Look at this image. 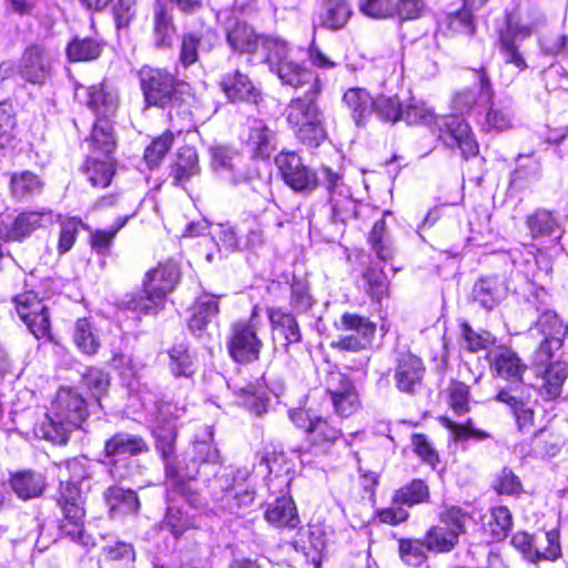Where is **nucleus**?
Listing matches in <instances>:
<instances>
[{"mask_svg": "<svg viewBox=\"0 0 568 568\" xmlns=\"http://www.w3.org/2000/svg\"><path fill=\"white\" fill-rule=\"evenodd\" d=\"M226 41L233 51L240 53L252 54L261 49L265 63L284 84L296 87L312 83L314 90L318 91L313 72L294 59L293 48L284 39L260 36L247 23L236 21L226 28Z\"/></svg>", "mask_w": 568, "mask_h": 568, "instance_id": "f257e3e1", "label": "nucleus"}, {"mask_svg": "<svg viewBox=\"0 0 568 568\" xmlns=\"http://www.w3.org/2000/svg\"><path fill=\"white\" fill-rule=\"evenodd\" d=\"M156 438V448L165 464V485L169 494H178L182 496L190 505L197 507L200 499L195 490L190 486L202 471L209 474V467H214L215 462L220 458L219 452L205 442L193 445L182 458L172 457L175 448L176 430L175 427L168 423L163 426H156L154 429Z\"/></svg>", "mask_w": 568, "mask_h": 568, "instance_id": "f03ea898", "label": "nucleus"}, {"mask_svg": "<svg viewBox=\"0 0 568 568\" xmlns=\"http://www.w3.org/2000/svg\"><path fill=\"white\" fill-rule=\"evenodd\" d=\"M402 120L408 124L434 125L438 140L449 149L458 148L465 159L478 154V143L465 120L455 115L437 116L424 101L410 99L404 105Z\"/></svg>", "mask_w": 568, "mask_h": 568, "instance_id": "7ed1b4c3", "label": "nucleus"}, {"mask_svg": "<svg viewBox=\"0 0 568 568\" xmlns=\"http://www.w3.org/2000/svg\"><path fill=\"white\" fill-rule=\"evenodd\" d=\"M57 477L60 483L58 504L63 514L60 528L72 539L82 540L85 513L78 484L87 477L85 466L77 458L62 462L57 465Z\"/></svg>", "mask_w": 568, "mask_h": 568, "instance_id": "20e7f679", "label": "nucleus"}, {"mask_svg": "<svg viewBox=\"0 0 568 568\" xmlns=\"http://www.w3.org/2000/svg\"><path fill=\"white\" fill-rule=\"evenodd\" d=\"M88 415L84 398L72 388L61 387L37 433L54 444H65L73 429L80 427Z\"/></svg>", "mask_w": 568, "mask_h": 568, "instance_id": "39448f33", "label": "nucleus"}, {"mask_svg": "<svg viewBox=\"0 0 568 568\" xmlns=\"http://www.w3.org/2000/svg\"><path fill=\"white\" fill-rule=\"evenodd\" d=\"M210 473H213V477L207 479L206 487L222 509L233 513L253 504L255 490L246 484L248 469L234 470L231 466H222L217 459L214 467H209Z\"/></svg>", "mask_w": 568, "mask_h": 568, "instance_id": "423d86ee", "label": "nucleus"}, {"mask_svg": "<svg viewBox=\"0 0 568 568\" xmlns=\"http://www.w3.org/2000/svg\"><path fill=\"white\" fill-rule=\"evenodd\" d=\"M180 272L175 263L166 262L146 274L143 294L126 296L120 306L140 314H154L164 304L166 295L179 281Z\"/></svg>", "mask_w": 568, "mask_h": 568, "instance_id": "0eeeda50", "label": "nucleus"}, {"mask_svg": "<svg viewBox=\"0 0 568 568\" xmlns=\"http://www.w3.org/2000/svg\"><path fill=\"white\" fill-rule=\"evenodd\" d=\"M90 144L92 154L85 161L84 174L92 186L105 187L114 174V163L110 158L115 148L112 124L101 120L93 125Z\"/></svg>", "mask_w": 568, "mask_h": 568, "instance_id": "6e6552de", "label": "nucleus"}, {"mask_svg": "<svg viewBox=\"0 0 568 568\" xmlns=\"http://www.w3.org/2000/svg\"><path fill=\"white\" fill-rule=\"evenodd\" d=\"M560 344L557 341L538 346L531 358V368L541 381L539 394L545 400H554L561 395L568 378V364L558 357Z\"/></svg>", "mask_w": 568, "mask_h": 568, "instance_id": "1a4fd4ad", "label": "nucleus"}, {"mask_svg": "<svg viewBox=\"0 0 568 568\" xmlns=\"http://www.w3.org/2000/svg\"><path fill=\"white\" fill-rule=\"evenodd\" d=\"M466 513L462 508L452 506L439 515L437 525L432 526L425 534L426 549L433 552H448L458 542L465 532Z\"/></svg>", "mask_w": 568, "mask_h": 568, "instance_id": "9d476101", "label": "nucleus"}, {"mask_svg": "<svg viewBox=\"0 0 568 568\" xmlns=\"http://www.w3.org/2000/svg\"><path fill=\"white\" fill-rule=\"evenodd\" d=\"M263 343L257 337V323L255 313L251 318L239 321L232 325L227 342L230 356L237 363H251L260 357Z\"/></svg>", "mask_w": 568, "mask_h": 568, "instance_id": "9b49d317", "label": "nucleus"}, {"mask_svg": "<svg viewBox=\"0 0 568 568\" xmlns=\"http://www.w3.org/2000/svg\"><path fill=\"white\" fill-rule=\"evenodd\" d=\"M284 182L295 192L311 193L318 185L316 173L306 166L302 158L292 151H283L275 158Z\"/></svg>", "mask_w": 568, "mask_h": 568, "instance_id": "f8f14e48", "label": "nucleus"}, {"mask_svg": "<svg viewBox=\"0 0 568 568\" xmlns=\"http://www.w3.org/2000/svg\"><path fill=\"white\" fill-rule=\"evenodd\" d=\"M54 223V213L50 209L28 210L19 213L13 221L0 225V239L21 242L39 229Z\"/></svg>", "mask_w": 568, "mask_h": 568, "instance_id": "ddd939ff", "label": "nucleus"}, {"mask_svg": "<svg viewBox=\"0 0 568 568\" xmlns=\"http://www.w3.org/2000/svg\"><path fill=\"white\" fill-rule=\"evenodd\" d=\"M19 317L36 338L51 339L50 317L47 306L33 292H24L13 298Z\"/></svg>", "mask_w": 568, "mask_h": 568, "instance_id": "4468645a", "label": "nucleus"}, {"mask_svg": "<svg viewBox=\"0 0 568 568\" xmlns=\"http://www.w3.org/2000/svg\"><path fill=\"white\" fill-rule=\"evenodd\" d=\"M343 327L349 332L332 342L331 346L341 351L359 352L372 345L376 333V325L367 317L346 313L342 316Z\"/></svg>", "mask_w": 568, "mask_h": 568, "instance_id": "2eb2a0df", "label": "nucleus"}, {"mask_svg": "<svg viewBox=\"0 0 568 568\" xmlns=\"http://www.w3.org/2000/svg\"><path fill=\"white\" fill-rule=\"evenodd\" d=\"M141 89L149 105L165 106L175 93L176 81L165 70L143 68L140 71Z\"/></svg>", "mask_w": 568, "mask_h": 568, "instance_id": "dca6fc26", "label": "nucleus"}, {"mask_svg": "<svg viewBox=\"0 0 568 568\" xmlns=\"http://www.w3.org/2000/svg\"><path fill=\"white\" fill-rule=\"evenodd\" d=\"M322 173L331 194L332 221L345 224L356 216L357 203L352 197L349 189L343 183L339 173L327 166L322 169Z\"/></svg>", "mask_w": 568, "mask_h": 568, "instance_id": "f3484780", "label": "nucleus"}, {"mask_svg": "<svg viewBox=\"0 0 568 568\" xmlns=\"http://www.w3.org/2000/svg\"><path fill=\"white\" fill-rule=\"evenodd\" d=\"M53 55L40 45L28 47L19 63V74L29 83L42 85L51 77Z\"/></svg>", "mask_w": 568, "mask_h": 568, "instance_id": "a211bd4d", "label": "nucleus"}, {"mask_svg": "<svg viewBox=\"0 0 568 568\" xmlns=\"http://www.w3.org/2000/svg\"><path fill=\"white\" fill-rule=\"evenodd\" d=\"M313 77L318 83V91L314 90L312 83L296 85L295 88L307 85L308 89L306 91V95L304 98L293 99L286 108V120L294 131H296L297 128L305 126L310 122L321 119V112L315 104L314 99L321 92L322 85L317 75L313 73Z\"/></svg>", "mask_w": 568, "mask_h": 568, "instance_id": "6ab92c4d", "label": "nucleus"}, {"mask_svg": "<svg viewBox=\"0 0 568 568\" xmlns=\"http://www.w3.org/2000/svg\"><path fill=\"white\" fill-rule=\"evenodd\" d=\"M547 548L541 551L534 536L518 531L511 538V545L518 549L530 562H537L541 559L555 560L560 556L559 532L550 530L546 532Z\"/></svg>", "mask_w": 568, "mask_h": 568, "instance_id": "aec40b11", "label": "nucleus"}, {"mask_svg": "<svg viewBox=\"0 0 568 568\" xmlns=\"http://www.w3.org/2000/svg\"><path fill=\"white\" fill-rule=\"evenodd\" d=\"M328 393L336 414L342 417L353 415L359 407L358 394L352 382L343 374H333Z\"/></svg>", "mask_w": 568, "mask_h": 568, "instance_id": "412c9836", "label": "nucleus"}, {"mask_svg": "<svg viewBox=\"0 0 568 568\" xmlns=\"http://www.w3.org/2000/svg\"><path fill=\"white\" fill-rule=\"evenodd\" d=\"M478 84L476 88L457 91L452 99V108L460 114L469 113L479 101L490 102L494 95L490 80L484 72L478 71Z\"/></svg>", "mask_w": 568, "mask_h": 568, "instance_id": "4be33fe9", "label": "nucleus"}, {"mask_svg": "<svg viewBox=\"0 0 568 568\" xmlns=\"http://www.w3.org/2000/svg\"><path fill=\"white\" fill-rule=\"evenodd\" d=\"M103 499L112 518L136 515L141 506L139 497L133 489H125L118 485L110 486L103 493Z\"/></svg>", "mask_w": 568, "mask_h": 568, "instance_id": "5701e85b", "label": "nucleus"}, {"mask_svg": "<svg viewBox=\"0 0 568 568\" xmlns=\"http://www.w3.org/2000/svg\"><path fill=\"white\" fill-rule=\"evenodd\" d=\"M342 103L357 126L366 125L374 113V98L363 88H349L346 90L343 94Z\"/></svg>", "mask_w": 568, "mask_h": 568, "instance_id": "b1692460", "label": "nucleus"}, {"mask_svg": "<svg viewBox=\"0 0 568 568\" xmlns=\"http://www.w3.org/2000/svg\"><path fill=\"white\" fill-rule=\"evenodd\" d=\"M491 367L499 377L511 383L520 382L527 368L521 358L507 347H499L493 353Z\"/></svg>", "mask_w": 568, "mask_h": 568, "instance_id": "393cba45", "label": "nucleus"}, {"mask_svg": "<svg viewBox=\"0 0 568 568\" xmlns=\"http://www.w3.org/2000/svg\"><path fill=\"white\" fill-rule=\"evenodd\" d=\"M424 366L419 357L404 354L398 359L395 372L396 386L400 392L414 393L423 379Z\"/></svg>", "mask_w": 568, "mask_h": 568, "instance_id": "a878e982", "label": "nucleus"}, {"mask_svg": "<svg viewBox=\"0 0 568 568\" xmlns=\"http://www.w3.org/2000/svg\"><path fill=\"white\" fill-rule=\"evenodd\" d=\"M88 105L97 113L94 125L101 120L111 124L110 118L118 110V94L104 84L92 85L88 88Z\"/></svg>", "mask_w": 568, "mask_h": 568, "instance_id": "bb28decb", "label": "nucleus"}, {"mask_svg": "<svg viewBox=\"0 0 568 568\" xmlns=\"http://www.w3.org/2000/svg\"><path fill=\"white\" fill-rule=\"evenodd\" d=\"M220 85L226 98L232 102L256 100L257 90L253 82L240 71L224 74Z\"/></svg>", "mask_w": 568, "mask_h": 568, "instance_id": "cd10ccee", "label": "nucleus"}, {"mask_svg": "<svg viewBox=\"0 0 568 568\" xmlns=\"http://www.w3.org/2000/svg\"><path fill=\"white\" fill-rule=\"evenodd\" d=\"M291 419L298 427H305L306 433L311 436V440L317 445L325 447L326 445L333 444L342 435L341 430L328 424L323 418L311 419L307 426L301 424L304 420V412L297 410L291 413Z\"/></svg>", "mask_w": 568, "mask_h": 568, "instance_id": "c85d7f7f", "label": "nucleus"}, {"mask_svg": "<svg viewBox=\"0 0 568 568\" xmlns=\"http://www.w3.org/2000/svg\"><path fill=\"white\" fill-rule=\"evenodd\" d=\"M148 449V444L141 436L129 433H116L104 444V453L108 457L135 456Z\"/></svg>", "mask_w": 568, "mask_h": 568, "instance_id": "c756f323", "label": "nucleus"}, {"mask_svg": "<svg viewBox=\"0 0 568 568\" xmlns=\"http://www.w3.org/2000/svg\"><path fill=\"white\" fill-rule=\"evenodd\" d=\"M265 519L276 527L295 528L298 523V515L295 504L291 497L277 498L270 504L264 514Z\"/></svg>", "mask_w": 568, "mask_h": 568, "instance_id": "7c9ffc66", "label": "nucleus"}, {"mask_svg": "<svg viewBox=\"0 0 568 568\" xmlns=\"http://www.w3.org/2000/svg\"><path fill=\"white\" fill-rule=\"evenodd\" d=\"M234 394L237 403L255 415L260 416L266 412L270 399L266 387L263 384L256 383L245 386H235Z\"/></svg>", "mask_w": 568, "mask_h": 568, "instance_id": "2f4dec72", "label": "nucleus"}, {"mask_svg": "<svg viewBox=\"0 0 568 568\" xmlns=\"http://www.w3.org/2000/svg\"><path fill=\"white\" fill-rule=\"evenodd\" d=\"M505 293L504 283L496 276L480 278L473 287L474 300L487 310L497 305Z\"/></svg>", "mask_w": 568, "mask_h": 568, "instance_id": "473e14b6", "label": "nucleus"}, {"mask_svg": "<svg viewBox=\"0 0 568 568\" xmlns=\"http://www.w3.org/2000/svg\"><path fill=\"white\" fill-rule=\"evenodd\" d=\"M237 156L226 148L212 149V169L233 184L242 182L244 174L236 172Z\"/></svg>", "mask_w": 568, "mask_h": 568, "instance_id": "72a5a7b5", "label": "nucleus"}, {"mask_svg": "<svg viewBox=\"0 0 568 568\" xmlns=\"http://www.w3.org/2000/svg\"><path fill=\"white\" fill-rule=\"evenodd\" d=\"M353 11L348 0H324L321 23L329 30L345 27Z\"/></svg>", "mask_w": 568, "mask_h": 568, "instance_id": "f704fd0d", "label": "nucleus"}, {"mask_svg": "<svg viewBox=\"0 0 568 568\" xmlns=\"http://www.w3.org/2000/svg\"><path fill=\"white\" fill-rule=\"evenodd\" d=\"M219 313L217 296L204 295L193 306V314L189 321L190 331L200 336L207 323Z\"/></svg>", "mask_w": 568, "mask_h": 568, "instance_id": "c9c22d12", "label": "nucleus"}, {"mask_svg": "<svg viewBox=\"0 0 568 568\" xmlns=\"http://www.w3.org/2000/svg\"><path fill=\"white\" fill-rule=\"evenodd\" d=\"M530 332H537L544 337L538 346H544L550 343V341H557L560 344V348L564 345L562 323L551 310H545L540 313L534 327L530 328Z\"/></svg>", "mask_w": 568, "mask_h": 568, "instance_id": "e433bc0d", "label": "nucleus"}, {"mask_svg": "<svg viewBox=\"0 0 568 568\" xmlns=\"http://www.w3.org/2000/svg\"><path fill=\"white\" fill-rule=\"evenodd\" d=\"M43 186L42 180L30 171L13 173L10 179L11 195L18 201L40 194Z\"/></svg>", "mask_w": 568, "mask_h": 568, "instance_id": "4c0bfd02", "label": "nucleus"}, {"mask_svg": "<svg viewBox=\"0 0 568 568\" xmlns=\"http://www.w3.org/2000/svg\"><path fill=\"white\" fill-rule=\"evenodd\" d=\"M12 490L23 500L39 497L44 488V480L40 474L22 471L12 476L10 480Z\"/></svg>", "mask_w": 568, "mask_h": 568, "instance_id": "58836bf2", "label": "nucleus"}, {"mask_svg": "<svg viewBox=\"0 0 568 568\" xmlns=\"http://www.w3.org/2000/svg\"><path fill=\"white\" fill-rule=\"evenodd\" d=\"M199 171L200 169L196 151L191 146L181 149L171 172L174 183L182 185L190 178L196 175Z\"/></svg>", "mask_w": 568, "mask_h": 568, "instance_id": "ea45409f", "label": "nucleus"}, {"mask_svg": "<svg viewBox=\"0 0 568 568\" xmlns=\"http://www.w3.org/2000/svg\"><path fill=\"white\" fill-rule=\"evenodd\" d=\"M429 499V488L422 479H413L407 485L396 489L392 497L394 505L412 507Z\"/></svg>", "mask_w": 568, "mask_h": 568, "instance_id": "a19ab883", "label": "nucleus"}, {"mask_svg": "<svg viewBox=\"0 0 568 568\" xmlns=\"http://www.w3.org/2000/svg\"><path fill=\"white\" fill-rule=\"evenodd\" d=\"M217 42V36L213 31L196 38L194 34L183 37L180 60L183 65L187 67L197 60V49H211Z\"/></svg>", "mask_w": 568, "mask_h": 568, "instance_id": "79ce46f5", "label": "nucleus"}, {"mask_svg": "<svg viewBox=\"0 0 568 568\" xmlns=\"http://www.w3.org/2000/svg\"><path fill=\"white\" fill-rule=\"evenodd\" d=\"M268 318L273 329L278 331L288 344L301 341L302 334L298 323L291 313L281 308H271L268 310Z\"/></svg>", "mask_w": 568, "mask_h": 568, "instance_id": "37998d69", "label": "nucleus"}, {"mask_svg": "<svg viewBox=\"0 0 568 568\" xmlns=\"http://www.w3.org/2000/svg\"><path fill=\"white\" fill-rule=\"evenodd\" d=\"M247 144L255 156L268 158L275 149V134L266 125L252 126Z\"/></svg>", "mask_w": 568, "mask_h": 568, "instance_id": "c03bdc74", "label": "nucleus"}, {"mask_svg": "<svg viewBox=\"0 0 568 568\" xmlns=\"http://www.w3.org/2000/svg\"><path fill=\"white\" fill-rule=\"evenodd\" d=\"M514 525L513 515L506 506H496L490 509L486 529L494 541L504 540Z\"/></svg>", "mask_w": 568, "mask_h": 568, "instance_id": "a18cd8bd", "label": "nucleus"}, {"mask_svg": "<svg viewBox=\"0 0 568 568\" xmlns=\"http://www.w3.org/2000/svg\"><path fill=\"white\" fill-rule=\"evenodd\" d=\"M175 34L172 17L164 6L156 3L154 9L153 36L156 47H171Z\"/></svg>", "mask_w": 568, "mask_h": 568, "instance_id": "49530a36", "label": "nucleus"}, {"mask_svg": "<svg viewBox=\"0 0 568 568\" xmlns=\"http://www.w3.org/2000/svg\"><path fill=\"white\" fill-rule=\"evenodd\" d=\"M426 550L427 549L424 538H402L398 540V556L400 560L407 566H422L427 559Z\"/></svg>", "mask_w": 568, "mask_h": 568, "instance_id": "de8ad7c7", "label": "nucleus"}, {"mask_svg": "<svg viewBox=\"0 0 568 568\" xmlns=\"http://www.w3.org/2000/svg\"><path fill=\"white\" fill-rule=\"evenodd\" d=\"M486 130L505 131L513 125V111L509 103L491 102L485 116Z\"/></svg>", "mask_w": 568, "mask_h": 568, "instance_id": "09e8293b", "label": "nucleus"}, {"mask_svg": "<svg viewBox=\"0 0 568 568\" xmlns=\"http://www.w3.org/2000/svg\"><path fill=\"white\" fill-rule=\"evenodd\" d=\"M498 402L507 404L517 420L520 432L529 427L534 420V412L523 400L518 399L510 389H501L496 396Z\"/></svg>", "mask_w": 568, "mask_h": 568, "instance_id": "8fccbe9b", "label": "nucleus"}, {"mask_svg": "<svg viewBox=\"0 0 568 568\" xmlns=\"http://www.w3.org/2000/svg\"><path fill=\"white\" fill-rule=\"evenodd\" d=\"M101 51L102 44L92 38H75L67 48V54L71 61H91L97 59Z\"/></svg>", "mask_w": 568, "mask_h": 568, "instance_id": "3c124183", "label": "nucleus"}, {"mask_svg": "<svg viewBox=\"0 0 568 568\" xmlns=\"http://www.w3.org/2000/svg\"><path fill=\"white\" fill-rule=\"evenodd\" d=\"M526 226L532 237H540L554 234L559 224L551 212L537 210L527 216Z\"/></svg>", "mask_w": 568, "mask_h": 568, "instance_id": "603ef678", "label": "nucleus"}, {"mask_svg": "<svg viewBox=\"0 0 568 568\" xmlns=\"http://www.w3.org/2000/svg\"><path fill=\"white\" fill-rule=\"evenodd\" d=\"M102 554L106 561L114 565V568H130L135 560V552L132 545L115 542L103 547Z\"/></svg>", "mask_w": 568, "mask_h": 568, "instance_id": "864d4df0", "label": "nucleus"}, {"mask_svg": "<svg viewBox=\"0 0 568 568\" xmlns=\"http://www.w3.org/2000/svg\"><path fill=\"white\" fill-rule=\"evenodd\" d=\"M369 243L378 258L387 261L393 256L392 242L387 235L384 220L375 222L369 234Z\"/></svg>", "mask_w": 568, "mask_h": 568, "instance_id": "5fc2aeb1", "label": "nucleus"}, {"mask_svg": "<svg viewBox=\"0 0 568 568\" xmlns=\"http://www.w3.org/2000/svg\"><path fill=\"white\" fill-rule=\"evenodd\" d=\"M73 338L79 349L89 355L97 353L100 346L91 323L85 318L77 321Z\"/></svg>", "mask_w": 568, "mask_h": 568, "instance_id": "6e6d98bb", "label": "nucleus"}, {"mask_svg": "<svg viewBox=\"0 0 568 568\" xmlns=\"http://www.w3.org/2000/svg\"><path fill=\"white\" fill-rule=\"evenodd\" d=\"M170 368L175 376H190L194 373V361L184 345H176L169 352Z\"/></svg>", "mask_w": 568, "mask_h": 568, "instance_id": "4d7b16f0", "label": "nucleus"}, {"mask_svg": "<svg viewBox=\"0 0 568 568\" xmlns=\"http://www.w3.org/2000/svg\"><path fill=\"white\" fill-rule=\"evenodd\" d=\"M404 105L397 97H379L374 99V113L388 122L402 120Z\"/></svg>", "mask_w": 568, "mask_h": 568, "instance_id": "13d9d810", "label": "nucleus"}, {"mask_svg": "<svg viewBox=\"0 0 568 568\" xmlns=\"http://www.w3.org/2000/svg\"><path fill=\"white\" fill-rule=\"evenodd\" d=\"M173 143V133L165 132L163 135L153 140L145 149L144 159L146 164L152 169L159 165L166 152Z\"/></svg>", "mask_w": 568, "mask_h": 568, "instance_id": "bf43d9fd", "label": "nucleus"}, {"mask_svg": "<svg viewBox=\"0 0 568 568\" xmlns=\"http://www.w3.org/2000/svg\"><path fill=\"white\" fill-rule=\"evenodd\" d=\"M294 132L296 138L307 148H317L326 139L322 118L310 122L305 126L297 128Z\"/></svg>", "mask_w": 568, "mask_h": 568, "instance_id": "052dcab7", "label": "nucleus"}, {"mask_svg": "<svg viewBox=\"0 0 568 568\" xmlns=\"http://www.w3.org/2000/svg\"><path fill=\"white\" fill-rule=\"evenodd\" d=\"M81 227L82 222L77 217H70L60 223V235L58 242L59 254H64L73 247Z\"/></svg>", "mask_w": 568, "mask_h": 568, "instance_id": "680f3d73", "label": "nucleus"}, {"mask_svg": "<svg viewBox=\"0 0 568 568\" xmlns=\"http://www.w3.org/2000/svg\"><path fill=\"white\" fill-rule=\"evenodd\" d=\"M364 278L367 283V293L374 300H382L388 294V281L386 274L382 270H377L375 267H369L365 274Z\"/></svg>", "mask_w": 568, "mask_h": 568, "instance_id": "e2e57ef3", "label": "nucleus"}, {"mask_svg": "<svg viewBox=\"0 0 568 568\" xmlns=\"http://www.w3.org/2000/svg\"><path fill=\"white\" fill-rule=\"evenodd\" d=\"M191 525L189 517L179 508L174 506L168 507L166 515L163 520V528L170 530L175 538L182 536Z\"/></svg>", "mask_w": 568, "mask_h": 568, "instance_id": "0e129e2a", "label": "nucleus"}, {"mask_svg": "<svg viewBox=\"0 0 568 568\" xmlns=\"http://www.w3.org/2000/svg\"><path fill=\"white\" fill-rule=\"evenodd\" d=\"M85 387L92 393V396L99 402L109 387V376L99 368H89L83 375Z\"/></svg>", "mask_w": 568, "mask_h": 568, "instance_id": "69168bd1", "label": "nucleus"}, {"mask_svg": "<svg viewBox=\"0 0 568 568\" xmlns=\"http://www.w3.org/2000/svg\"><path fill=\"white\" fill-rule=\"evenodd\" d=\"M465 347L469 352H478L493 344V337L488 332L477 333L467 323L460 325Z\"/></svg>", "mask_w": 568, "mask_h": 568, "instance_id": "338daca9", "label": "nucleus"}, {"mask_svg": "<svg viewBox=\"0 0 568 568\" xmlns=\"http://www.w3.org/2000/svg\"><path fill=\"white\" fill-rule=\"evenodd\" d=\"M494 489L498 495H517L523 490V485L513 470L505 467L497 475Z\"/></svg>", "mask_w": 568, "mask_h": 568, "instance_id": "774afa93", "label": "nucleus"}]
</instances>
